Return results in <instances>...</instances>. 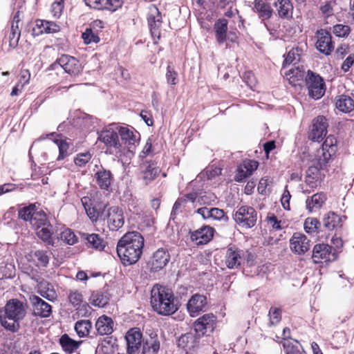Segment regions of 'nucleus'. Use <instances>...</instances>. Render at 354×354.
<instances>
[{"label": "nucleus", "mask_w": 354, "mask_h": 354, "mask_svg": "<svg viewBox=\"0 0 354 354\" xmlns=\"http://www.w3.org/2000/svg\"><path fill=\"white\" fill-rule=\"evenodd\" d=\"M91 158L89 152L78 153L74 159L75 164L79 167L84 166Z\"/></svg>", "instance_id": "052dcab7"}, {"label": "nucleus", "mask_w": 354, "mask_h": 354, "mask_svg": "<svg viewBox=\"0 0 354 354\" xmlns=\"http://www.w3.org/2000/svg\"><path fill=\"white\" fill-rule=\"evenodd\" d=\"M331 256L334 258V254L332 253V247L328 244H317L314 246L312 259L315 263H319L322 260L330 261Z\"/></svg>", "instance_id": "4be33fe9"}, {"label": "nucleus", "mask_w": 354, "mask_h": 354, "mask_svg": "<svg viewBox=\"0 0 354 354\" xmlns=\"http://www.w3.org/2000/svg\"><path fill=\"white\" fill-rule=\"evenodd\" d=\"M186 307L191 317H196L207 310V297L203 295L195 294L188 300Z\"/></svg>", "instance_id": "9d476101"}, {"label": "nucleus", "mask_w": 354, "mask_h": 354, "mask_svg": "<svg viewBox=\"0 0 354 354\" xmlns=\"http://www.w3.org/2000/svg\"><path fill=\"white\" fill-rule=\"evenodd\" d=\"M145 239L142 234L136 231L127 232L119 240L117 253L124 266L136 263L140 259Z\"/></svg>", "instance_id": "f257e3e1"}, {"label": "nucleus", "mask_w": 354, "mask_h": 354, "mask_svg": "<svg viewBox=\"0 0 354 354\" xmlns=\"http://www.w3.org/2000/svg\"><path fill=\"white\" fill-rule=\"evenodd\" d=\"M82 238L87 241V245L89 248H93L95 250H102L105 246V241L97 234H82Z\"/></svg>", "instance_id": "c9c22d12"}, {"label": "nucleus", "mask_w": 354, "mask_h": 354, "mask_svg": "<svg viewBox=\"0 0 354 354\" xmlns=\"http://www.w3.org/2000/svg\"><path fill=\"white\" fill-rule=\"evenodd\" d=\"M127 343V353L128 354L137 353L141 347L142 333L138 328H130L125 335Z\"/></svg>", "instance_id": "9b49d317"}, {"label": "nucleus", "mask_w": 354, "mask_h": 354, "mask_svg": "<svg viewBox=\"0 0 354 354\" xmlns=\"http://www.w3.org/2000/svg\"><path fill=\"white\" fill-rule=\"evenodd\" d=\"M326 201L325 194L317 193L306 200V208L310 212H315L319 209Z\"/></svg>", "instance_id": "2f4dec72"}, {"label": "nucleus", "mask_w": 354, "mask_h": 354, "mask_svg": "<svg viewBox=\"0 0 354 354\" xmlns=\"http://www.w3.org/2000/svg\"><path fill=\"white\" fill-rule=\"evenodd\" d=\"M267 221L273 229H281L280 221H278L277 216L272 213H268L267 216Z\"/></svg>", "instance_id": "338daca9"}, {"label": "nucleus", "mask_w": 354, "mask_h": 354, "mask_svg": "<svg viewBox=\"0 0 354 354\" xmlns=\"http://www.w3.org/2000/svg\"><path fill=\"white\" fill-rule=\"evenodd\" d=\"M317 157L318 158L307 169L306 176L313 178L312 179L322 180L324 175L321 173V170L326 167L330 158V154L326 153L324 154V158H322L319 151H317Z\"/></svg>", "instance_id": "dca6fc26"}, {"label": "nucleus", "mask_w": 354, "mask_h": 354, "mask_svg": "<svg viewBox=\"0 0 354 354\" xmlns=\"http://www.w3.org/2000/svg\"><path fill=\"white\" fill-rule=\"evenodd\" d=\"M196 213L201 215L204 220L212 219L215 221H220L223 222L228 221V216L225 212L218 207H202L198 208Z\"/></svg>", "instance_id": "aec40b11"}, {"label": "nucleus", "mask_w": 354, "mask_h": 354, "mask_svg": "<svg viewBox=\"0 0 354 354\" xmlns=\"http://www.w3.org/2000/svg\"><path fill=\"white\" fill-rule=\"evenodd\" d=\"M316 48L322 53L329 55L334 50V44L329 32L321 29L317 32Z\"/></svg>", "instance_id": "f3484780"}, {"label": "nucleus", "mask_w": 354, "mask_h": 354, "mask_svg": "<svg viewBox=\"0 0 354 354\" xmlns=\"http://www.w3.org/2000/svg\"><path fill=\"white\" fill-rule=\"evenodd\" d=\"M86 198L82 200L86 214L92 221H96L100 216V211L91 204L88 205L86 202Z\"/></svg>", "instance_id": "de8ad7c7"}, {"label": "nucleus", "mask_w": 354, "mask_h": 354, "mask_svg": "<svg viewBox=\"0 0 354 354\" xmlns=\"http://www.w3.org/2000/svg\"><path fill=\"white\" fill-rule=\"evenodd\" d=\"M308 77L306 81L309 96L315 100L321 98L326 91L324 80L310 71H308Z\"/></svg>", "instance_id": "423d86ee"}, {"label": "nucleus", "mask_w": 354, "mask_h": 354, "mask_svg": "<svg viewBox=\"0 0 354 354\" xmlns=\"http://www.w3.org/2000/svg\"><path fill=\"white\" fill-rule=\"evenodd\" d=\"M253 10L262 21L270 19L273 15V10L268 0H254Z\"/></svg>", "instance_id": "a878e982"}, {"label": "nucleus", "mask_w": 354, "mask_h": 354, "mask_svg": "<svg viewBox=\"0 0 354 354\" xmlns=\"http://www.w3.org/2000/svg\"><path fill=\"white\" fill-rule=\"evenodd\" d=\"M336 144V139L333 136H328L324 140L321 150H319V155L324 158V154L329 153L330 155L335 151V147Z\"/></svg>", "instance_id": "c03bdc74"}, {"label": "nucleus", "mask_w": 354, "mask_h": 354, "mask_svg": "<svg viewBox=\"0 0 354 354\" xmlns=\"http://www.w3.org/2000/svg\"><path fill=\"white\" fill-rule=\"evenodd\" d=\"M243 252L235 247H230L226 250L225 263L230 269L238 268L242 262Z\"/></svg>", "instance_id": "393cba45"}, {"label": "nucleus", "mask_w": 354, "mask_h": 354, "mask_svg": "<svg viewBox=\"0 0 354 354\" xmlns=\"http://www.w3.org/2000/svg\"><path fill=\"white\" fill-rule=\"evenodd\" d=\"M21 32L19 28L16 26H11L10 32L8 36L9 39V46L11 48H15L17 46L18 42L20 38Z\"/></svg>", "instance_id": "3c124183"}, {"label": "nucleus", "mask_w": 354, "mask_h": 354, "mask_svg": "<svg viewBox=\"0 0 354 354\" xmlns=\"http://www.w3.org/2000/svg\"><path fill=\"white\" fill-rule=\"evenodd\" d=\"M86 6L90 8L102 10L110 8V0H84Z\"/></svg>", "instance_id": "603ef678"}, {"label": "nucleus", "mask_w": 354, "mask_h": 354, "mask_svg": "<svg viewBox=\"0 0 354 354\" xmlns=\"http://www.w3.org/2000/svg\"><path fill=\"white\" fill-rule=\"evenodd\" d=\"M291 198V195L289 191L287 189V187L284 189L282 197L281 198V202L283 207L285 209L290 210V199Z\"/></svg>", "instance_id": "774afa93"}, {"label": "nucleus", "mask_w": 354, "mask_h": 354, "mask_svg": "<svg viewBox=\"0 0 354 354\" xmlns=\"http://www.w3.org/2000/svg\"><path fill=\"white\" fill-rule=\"evenodd\" d=\"M142 170V178L145 184L148 185L158 176L160 169L153 162H145L140 167Z\"/></svg>", "instance_id": "cd10ccee"}, {"label": "nucleus", "mask_w": 354, "mask_h": 354, "mask_svg": "<svg viewBox=\"0 0 354 354\" xmlns=\"http://www.w3.org/2000/svg\"><path fill=\"white\" fill-rule=\"evenodd\" d=\"M107 223L110 230L116 231L124 223L123 211L117 206L111 207L108 210Z\"/></svg>", "instance_id": "6ab92c4d"}, {"label": "nucleus", "mask_w": 354, "mask_h": 354, "mask_svg": "<svg viewBox=\"0 0 354 354\" xmlns=\"http://www.w3.org/2000/svg\"><path fill=\"white\" fill-rule=\"evenodd\" d=\"M94 178L97 185L101 189L106 191L110 190L111 184L113 182V176L110 170L100 167L95 172Z\"/></svg>", "instance_id": "412c9836"}, {"label": "nucleus", "mask_w": 354, "mask_h": 354, "mask_svg": "<svg viewBox=\"0 0 354 354\" xmlns=\"http://www.w3.org/2000/svg\"><path fill=\"white\" fill-rule=\"evenodd\" d=\"M56 62L66 73L71 76H77L82 71V67L80 62L74 57L68 55H62L57 59Z\"/></svg>", "instance_id": "4468645a"}, {"label": "nucleus", "mask_w": 354, "mask_h": 354, "mask_svg": "<svg viewBox=\"0 0 354 354\" xmlns=\"http://www.w3.org/2000/svg\"><path fill=\"white\" fill-rule=\"evenodd\" d=\"M55 142L57 145L59 151L57 160H63L68 155L69 145L66 140H55Z\"/></svg>", "instance_id": "5fc2aeb1"}, {"label": "nucleus", "mask_w": 354, "mask_h": 354, "mask_svg": "<svg viewBox=\"0 0 354 354\" xmlns=\"http://www.w3.org/2000/svg\"><path fill=\"white\" fill-rule=\"evenodd\" d=\"M333 32L337 37H345L350 33L351 28L347 25L337 24L333 26Z\"/></svg>", "instance_id": "13d9d810"}, {"label": "nucleus", "mask_w": 354, "mask_h": 354, "mask_svg": "<svg viewBox=\"0 0 354 354\" xmlns=\"http://www.w3.org/2000/svg\"><path fill=\"white\" fill-rule=\"evenodd\" d=\"M160 348V342L157 335L150 336L144 342L142 346L143 354H156Z\"/></svg>", "instance_id": "e433bc0d"}, {"label": "nucleus", "mask_w": 354, "mask_h": 354, "mask_svg": "<svg viewBox=\"0 0 354 354\" xmlns=\"http://www.w3.org/2000/svg\"><path fill=\"white\" fill-rule=\"evenodd\" d=\"M35 205L25 207L19 211V217L24 221H30L31 223L35 214L34 210Z\"/></svg>", "instance_id": "8fccbe9b"}, {"label": "nucleus", "mask_w": 354, "mask_h": 354, "mask_svg": "<svg viewBox=\"0 0 354 354\" xmlns=\"http://www.w3.org/2000/svg\"><path fill=\"white\" fill-rule=\"evenodd\" d=\"M173 292L167 287L156 284L151 290V304L154 311L161 315H170L178 310Z\"/></svg>", "instance_id": "f03ea898"}, {"label": "nucleus", "mask_w": 354, "mask_h": 354, "mask_svg": "<svg viewBox=\"0 0 354 354\" xmlns=\"http://www.w3.org/2000/svg\"><path fill=\"white\" fill-rule=\"evenodd\" d=\"M336 106L342 112H350L354 109V101L349 96L341 95L336 102Z\"/></svg>", "instance_id": "ea45409f"}, {"label": "nucleus", "mask_w": 354, "mask_h": 354, "mask_svg": "<svg viewBox=\"0 0 354 354\" xmlns=\"http://www.w3.org/2000/svg\"><path fill=\"white\" fill-rule=\"evenodd\" d=\"M117 129L121 138L122 148L127 149L129 152H133L136 149V145L138 143L140 134L125 127L117 125Z\"/></svg>", "instance_id": "1a4fd4ad"}, {"label": "nucleus", "mask_w": 354, "mask_h": 354, "mask_svg": "<svg viewBox=\"0 0 354 354\" xmlns=\"http://www.w3.org/2000/svg\"><path fill=\"white\" fill-rule=\"evenodd\" d=\"M38 292L40 295L50 301L56 298V294L53 287L46 281H41L38 285Z\"/></svg>", "instance_id": "58836bf2"}, {"label": "nucleus", "mask_w": 354, "mask_h": 354, "mask_svg": "<svg viewBox=\"0 0 354 354\" xmlns=\"http://www.w3.org/2000/svg\"><path fill=\"white\" fill-rule=\"evenodd\" d=\"M273 5L280 18L288 19L292 17L293 6L290 0H276Z\"/></svg>", "instance_id": "c756f323"}, {"label": "nucleus", "mask_w": 354, "mask_h": 354, "mask_svg": "<svg viewBox=\"0 0 354 354\" xmlns=\"http://www.w3.org/2000/svg\"><path fill=\"white\" fill-rule=\"evenodd\" d=\"M270 324L275 325L279 323L281 319V311L276 307H271L268 313Z\"/></svg>", "instance_id": "6e6d98bb"}, {"label": "nucleus", "mask_w": 354, "mask_h": 354, "mask_svg": "<svg viewBox=\"0 0 354 354\" xmlns=\"http://www.w3.org/2000/svg\"><path fill=\"white\" fill-rule=\"evenodd\" d=\"M82 38L85 44H88L92 42L97 43L100 41L98 36L93 32L92 29L86 28L85 32L82 33Z\"/></svg>", "instance_id": "4d7b16f0"}, {"label": "nucleus", "mask_w": 354, "mask_h": 354, "mask_svg": "<svg viewBox=\"0 0 354 354\" xmlns=\"http://www.w3.org/2000/svg\"><path fill=\"white\" fill-rule=\"evenodd\" d=\"M341 218L335 213L330 212L323 218V225L328 230H333L337 227L341 223Z\"/></svg>", "instance_id": "4c0bfd02"}, {"label": "nucleus", "mask_w": 354, "mask_h": 354, "mask_svg": "<svg viewBox=\"0 0 354 354\" xmlns=\"http://www.w3.org/2000/svg\"><path fill=\"white\" fill-rule=\"evenodd\" d=\"M320 225L319 221L315 218H308L304 222V230L307 233L315 232Z\"/></svg>", "instance_id": "bf43d9fd"}, {"label": "nucleus", "mask_w": 354, "mask_h": 354, "mask_svg": "<svg viewBox=\"0 0 354 354\" xmlns=\"http://www.w3.org/2000/svg\"><path fill=\"white\" fill-rule=\"evenodd\" d=\"M98 139L104 142L106 147L113 149L118 153L122 150V145L118 139L117 124H111L106 129L101 131Z\"/></svg>", "instance_id": "0eeeda50"}, {"label": "nucleus", "mask_w": 354, "mask_h": 354, "mask_svg": "<svg viewBox=\"0 0 354 354\" xmlns=\"http://www.w3.org/2000/svg\"><path fill=\"white\" fill-rule=\"evenodd\" d=\"M217 318L213 313L205 314L198 318L194 324V332L202 337L212 333L216 326Z\"/></svg>", "instance_id": "39448f33"}, {"label": "nucleus", "mask_w": 354, "mask_h": 354, "mask_svg": "<svg viewBox=\"0 0 354 354\" xmlns=\"http://www.w3.org/2000/svg\"><path fill=\"white\" fill-rule=\"evenodd\" d=\"M286 354H297L303 349L299 342L293 339H286L282 341Z\"/></svg>", "instance_id": "a19ab883"}, {"label": "nucleus", "mask_w": 354, "mask_h": 354, "mask_svg": "<svg viewBox=\"0 0 354 354\" xmlns=\"http://www.w3.org/2000/svg\"><path fill=\"white\" fill-rule=\"evenodd\" d=\"M109 295L106 291L97 290L92 292L90 303L97 307L102 308L109 301Z\"/></svg>", "instance_id": "f704fd0d"}, {"label": "nucleus", "mask_w": 354, "mask_h": 354, "mask_svg": "<svg viewBox=\"0 0 354 354\" xmlns=\"http://www.w3.org/2000/svg\"><path fill=\"white\" fill-rule=\"evenodd\" d=\"M245 169H246V172L248 174H252L254 171H255L259 165L257 161L252 160H245L243 161V164L241 165Z\"/></svg>", "instance_id": "0e129e2a"}, {"label": "nucleus", "mask_w": 354, "mask_h": 354, "mask_svg": "<svg viewBox=\"0 0 354 354\" xmlns=\"http://www.w3.org/2000/svg\"><path fill=\"white\" fill-rule=\"evenodd\" d=\"M196 199V193H189L180 198H178L174 205L172 213L176 214L182 207H185L187 201L194 203Z\"/></svg>", "instance_id": "37998d69"}, {"label": "nucleus", "mask_w": 354, "mask_h": 354, "mask_svg": "<svg viewBox=\"0 0 354 354\" xmlns=\"http://www.w3.org/2000/svg\"><path fill=\"white\" fill-rule=\"evenodd\" d=\"M95 328L100 335H111L114 330V322L110 317L104 315L97 319Z\"/></svg>", "instance_id": "c85d7f7f"}, {"label": "nucleus", "mask_w": 354, "mask_h": 354, "mask_svg": "<svg viewBox=\"0 0 354 354\" xmlns=\"http://www.w3.org/2000/svg\"><path fill=\"white\" fill-rule=\"evenodd\" d=\"M301 52V50L299 48H292L285 58L283 64H290L294 63V62L299 61Z\"/></svg>", "instance_id": "864d4df0"}, {"label": "nucleus", "mask_w": 354, "mask_h": 354, "mask_svg": "<svg viewBox=\"0 0 354 354\" xmlns=\"http://www.w3.org/2000/svg\"><path fill=\"white\" fill-rule=\"evenodd\" d=\"M92 324L90 320H80L75 324V330L80 337H84L88 335Z\"/></svg>", "instance_id": "79ce46f5"}, {"label": "nucleus", "mask_w": 354, "mask_h": 354, "mask_svg": "<svg viewBox=\"0 0 354 354\" xmlns=\"http://www.w3.org/2000/svg\"><path fill=\"white\" fill-rule=\"evenodd\" d=\"M166 77L168 84L176 85L178 83V73L169 65L167 68Z\"/></svg>", "instance_id": "e2e57ef3"}, {"label": "nucleus", "mask_w": 354, "mask_h": 354, "mask_svg": "<svg viewBox=\"0 0 354 354\" xmlns=\"http://www.w3.org/2000/svg\"><path fill=\"white\" fill-rule=\"evenodd\" d=\"M59 342L62 350L67 354L73 353L82 343V341H75L73 339L67 334L62 335Z\"/></svg>", "instance_id": "7c9ffc66"}, {"label": "nucleus", "mask_w": 354, "mask_h": 354, "mask_svg": "<svg viewBox=\"0 0 354 354\" xmlns=\"http://www.w3.org/2000/svg\"><path fill=\"white\" fill-rule=\"evenodd\" d=\"M233 218L239 226L251 228L257 223L258 214L252 207L243 205L238 208L233 215Z\"/></svg>", "instance_id": "20e7f679"}, {"label": "nucleus", "mask_w": 354, "mask_h": 354, "mask_svg": "<svg viewBox=\"0 0 354 354\" xmlns=\"http://www.w3.org/2000/svg\"><path fill=\"white\" fill-rule=\"evenodd\" d=\"M29 300L35 316L43 318L50 317L52 313V307L48 303L35 295H30Z\"/></svg>", "instance_id": "a211bd4d"}, {"label": "nucleus", "mask_w": 354, "mask_h": 354, "mask_svg": "<svg viewBox=\"0 0 354 354\" xmlns=\"http://www.w3.org/2000/svg\"><path fill=\"white\" fill-rule=\"evenodd\" d=\"M310 243V241L305 234L295 232L290 239V248L293 253L301 255L309 250Z\"/></svg>", "instance_id": "2eb2a0df"}, {"label": "nucleus", "mask_w": 354, "mask_h": 354, "mask_svg": "<svg viewBox=\"0 0 354 354\" xmlns=\"http://www.w3.org/2000/svg\"><path fill=\"white\" fill-rule=\"evenodd\" d=\"M170 255L168 251L164 248H159L153 255L151 270L158 272L165 268L169 263Z\"/></svg>", "instance_id": "5701e85b"}, {"label": "nucleus", "mask_w": 354, "mask_h": 354, "mask_svg": "<svg viewBox=\"0 0 354 354\" xmlns=\"http://www.w3.org/2000/svg\"><path fill=\"white\" fill-rule=\"evenodd\" d=\"M147 21L152 37L154 40L159 39L162 21L161 13L155 5H150L148 8Z\"/></svg>", "instance_id": "6e6552de"}, {"label": "nucleus", "mask_w": 354, "mask_h": 354, "mask_svg": "<svg viewBox=\"0 0 354 354\" xmlns=\"http://www.w3.org/2000/svg\"><path fill=\"white\" fill-rule=\"evenodd\" d=\"M64 8V3L55 1L51 6V12L55 18H59Z\"/></svg>", "instance_id": "69168bd1"}, {"label": "nucleus", "mask_w": 354, "mask_h": 354, "mask_svg": "<svg viewBox=\"0 0 354 354\" xmlns=\"http://www.w3.org/2000/svg\"><path fill=\"white\" fill-rule=\"evenodd\" d=\"M201 336L196 333H187L180 337L178 346L183 348L187 353L198 350L202 344Z\"/></svg>", "instance_id": "f8f14e48"}, {"label": "nucleus", "mask_w": 354, "mask_h": 354, "mask_svg": "<svg viewBox=\"0 0 354 354\" xmlns=\"http://www.w3.org/2000/svg\"><path fill=\"white\" fill-rule=\"evenodd\" d=\"M34 257L37 261V266L46 267L49 263V255L47 251L38 250L34 252Z\"/></svg>", "instance_id": "49530a36"}, {"label": "nucleus", "mask_w": 354, "mask_h": 354, "mask_svg": "<svg viewBox=\"0 0 354 354\" xmlns=\"http://www.w3.org/2000/svg\"><path fill=\"white\" fill-rule=\"evenodd\" d=\"M328 127V124L326 118L323 115L317 116L313 120L309 138L317 142L322 140L327 133Z\"/></svg>", "instance_id": "ddd939ff"}, {"label": "nucleus", "mask_w": 354, "mask_h": 354, "mask_svg": "<svg viewBox=\"0 0 354 354\" xmlns=\"http://www.w3.org/2000/svg\"><path fill=\"white\" fill-rule=\"evenodd\" d=\"M31 223L37 228V230H39L44 227V226H47L50 223L48 221L46 215L44 213L37 212L35 213Z\"/></svg>", "instance_id": "09e8293b"}, {"label": "nucleus", "mask_w": 354, "mask_h": 354, "mask_svg": "<svg viewBox=\"0 0 354 354\" xmlns=\"http://www.w3.org/2000/svg\"><path fill=\"white\" fill-rule=\"evenodd\" d=\"M57 229L50 223H48L47 226L37 230V236L44 241L46 245L55 246V240L57 236Z\"/></svg>", "instance_id": "bb28decb"}, {"label": "nucleus", "mask_w": 354, "mask_h": 354, "mask_svg": "<svg viewBox=\"0 0 354 354\" xmlns=\"http://www.w3.org/2000/svg\"><path fill=\"white\" fill-rule=\"evenodd\" d=\"M61 239L68 245H74L77 242V237L71 229H65L57 236V239Z\"/></svg>", "instance_id": "a18cd8bd"}, {"label": "nucleus", "mask_w": 354, "mask_h": 354, "mask_svg": "<svg viewBox=\"0 0 354 354\" xmlns=\"http://www.w3.org/2000/svg\"><path fill=\"white\" fill-rule=\"evenodd\" d=\"M305 75V71L299 66L291 68L285 73V76L288 80L289 83L293 86L300 85Z\"/></svg>", "instance_id": "473e14b6"}, {"label": "nucleus", "mask_w": 354, "mask_h": 354, "mask_svg": "<svg viewBox=\"0 0 354 354\" xmlns=\"http://www.w3.org/2000/svg\"><path fill=\"white\" fill-rule=\"evenodd\" d=\"M70 303L74 306L80 305L82 301V295L77 290H71L68 295Z\"/></svg>", "instance_id": "680f3d73"}, {"label": "nucleus", "mask_w": 354, "mask_h": 354, "mask_svg": "<svg viewBox=\"0 0 354 354\" xmlns=\"http://www.w3.org/2000/svg\"><path fill=\"white\" fill-rule=\"evenodd\" d=\"M26 310L23 303L17 299L9 300L4 308L0 309V323L6 330L17 332L19 321L26 316Z\"/></svg>", "instance_id": "7ed1b4c3"}, {"label": "nucleus", "mask_w": 354, "mask_h": 354, "mask_svg": "<svg viewBox=\"0 0 354 354\" xmlns=\"http://www.w3.org/2000/svg\"><path fill=\"white\" fill-rule=\"evenodd\" d=\"M213 227L205 225L194 231L191 234V239L197 245H203L209 242L214 235Z\"/></svg>", "instance_id": "b1692460"}, {"label": "nucleus", "mask_w": 354, "mask_h": 354, "mask_svg": "<svg viewBox=\"0 0 354 354\" xmlns=\"http://www.w3.org/2000/svg\"><path fill=\"white\" fill-rule=\"evenodd\" d=\"M216 41L221 44L227 38V21L225 19H218L214 26Z\"/></svg>", "instance_id": "72a5a7b5"}]
</instances>
